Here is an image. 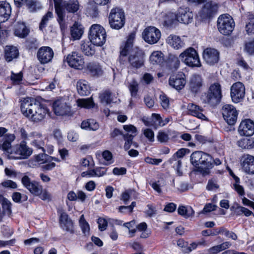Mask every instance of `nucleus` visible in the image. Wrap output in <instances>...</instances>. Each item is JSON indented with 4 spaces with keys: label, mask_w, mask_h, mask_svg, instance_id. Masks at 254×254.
<instances>
[{
    "label": "nucleus",
    "mask_w": 254,
    "mask_h": 254,
    "mask_svg": "<svg viewBox=\"0 0 254 254\" xmlns=\"http://www.w3.org/2000/svg\"><path fill=\"white\" fill-rule=\"evenodd\" d=\"M218 5L214 2L209 1L206 3L198 15L202 19H207L212 17L217 11Z\"/></svg>",
    "instance_id": "obj_17"
},
{
    "label": "nucleus",
    "mask_w": 254,
    "mask_h": 254,
    "mask_svg": "<svg viewBox=\"0 0 254 254\" xmlns=\"http://www.w3.org/2000/svg\"><path fill=\"white\" fill-rule=\"evenodd\" d=\"M54 52L49 47L44 46L41 47L38 51L37 57L38 60L42 64H45L50 62L54 57Z\"/></svg>",
    "instance_id": "obj_18"
},
{
    "label": "nucleus",
    "mask_w": 254,
    "mask_h": 254,
    "mask_svg": "<svg viewBox=\"0 0 254 254\" xmlns=\"http://www.w3.org/2000/svg\"><path fill=\"white\" fill-rule=\"evenodd\" d=\"M251 140L248 139H242L237 142L238 145L242 148H249V144Z\"/></svg>",
    "instance_id": "obj_64"
},
{
    "label": "nucleus",
    "mask_w": 254,
    "mask_h": 254,
    "mask_svg": "<svg viewBox=\"0 0 254 254\" xmlns=\"http://www.w3.org/2000/svg\"><path fill=\"white\" fill-rule=\"evenodd\" d=\"M55 2V8L56 12L58 15V21L60 25L61 29L63 30L65 28V24L64 22V18L65 17V11H64L62 7L58 4L60 0H53Z\"/></svg>",
    "instance_id": "obj_30"
},
{
    "label": "nucleus",
    "mask_w": 254,
    "mask_h": 254,
    "mask_svg": "<svg viewBox=\"0 0 254 254\" xmlns=\"http://www.w3.org/2000/svg\"><path fill=\"white\" fill-rule=\"evenodd\" d=\"M79 223L83 233L85 235H89L90 231L89 225L88 222L85 220L83 215H82L80 216Z\"/></svg>",
    "instance_id": "obj_49"
},
{
    "label": "nucleus",
    "mask_w": 254,
    "mask_h": 254,
    "mask_svg": "<svg viewBox=\"0 0 254 254\" xmlns=\"http://www.w3.org/2000/svg\"><path fill=\"white\" fill-rule=\"evenodd\" d=\"M66 61L68 65L73 68L82 69L84 66V60L83 57L76 52H72L66 57Z\"/></svg>",
    "instance_id": "obj_14"
},
{
    "label": "nucleus",
    "mask_w": 254,
    "mask_h": 254,
    "mask_svg": "<svg viewBox=\"0 0 254 254\" xmlns=\"http://www.w3.org/2000/svg\"><path fill=\"white\" fill-rule=\"evenodd\" d=\"M76 88L78 94L81 96H87L90 93V87L86 80H79L77 82Z\"/></svg>",
    "instance_id": "obj_32"
},
{
    "label": "nucleus",
    "mask_w": 254,
    "mask_h": 254,
    "mask_svg": "<svg viewBox=\"0 0 254 254\" xmlns=\"http://www.w3.org/2000/svg\"><path fill=\"white\" fill-rule=\"evenodd\" d=\"M231 246V244L229 242H225L223 243L213 246L210 248L208 250L209 254H217L229 248Z\"/></svg>",
    "instance_id": "obj_37"
},
{
    "label": "nucleus",
    "mask_w": 254,
    "mask_h": 254,
    "mask_svg": "<svg viewBox=\"0 0 254 254\" xmlns=\"http://www.w3.org/2000/svg\"><path fill=\"white\" fill-rule=\"evenodd\" d=\"M161 35L160 30L154 26L146 28L142 32L143 39L150 44L156 43L159 40Z\"/></svg>",
    "instance_id": "obj_11"
},
{
    "label": "nucleus",
    "mask_w": 254,
    "mask_h": 254,
    "mask_svg": "<svg viewBox=\"0 0 254 254\" xmlns=\"http://www.w3.org/2000/svg\"><path fill=\"white\" fill-rule=\"evenodd\" d=\"M130 65L135 68H139L143 65L144 58L143 52L139 49L134 50L128 58Z\"/></svg>",
    "instance_id": "obj_22"
},
{
    "label": "nucleus",
    "mask_w": 254,
    "mask_h": 254,
    "mask_svg": "<svg viewBox=\"0 0 254 254\" xmlns=\"http://www.w3.org/2000/svg\"><path fill=\"white\" fill-rule=\"evenodd\" d=\"M15 138L14 134H6L3 138L4 140L0 142V149L6 152L10 159L28 158L32 154V149L26 145L25 141L11 148V142Z\"/></svg>",
    "instance_id": "obj_1"
},
{
    "label": "nucleus",
    "mask_w": 254,
    "mask_h": 254,
    "mask_svg": "<svg viewBox=\"0 0 254 254\" xmlns=\"http://www.w3.org/2000/svg\"><path fill=\"white\" fill-rule=\"evenodd\" d=\"M241 164L245 172L249 174H254V156L244 154L241 159Z\"/></svg>",
    "instance_id": "obj_23"
},
{
    "label": "nucleus",
    "mask_w": 254,
    "mask_h": 254,
    "mask_svg": "<svg viewBox=\"0 0 254 254\" xmlns=\"http://www.w3.org/2000/svg\"><path fill=\"white\" fill-rule=\"evenodd\" d=\"M135 191L131 190H128L124 192L122 194L121 199L123 200L125 204L127 203V201L130 198V197Z\"/></svg>",
    "instance_id": "obj_60"
},
{
    "label": "nucleus",
    "mask_w": 254,
    "mask_h": 254,
    "mask_svg": "<svg viewBox=\"0 0 254 254\" xmlns=\"http://www.w3.org/2000/svg\"><path fill=\"white\" fill-rule=\"evenodd\" d=\"M11 79L15 84H19L22 79V72H20L17 74L12 73Z\"/></svg>",
    "instance_id": "obj_63"
},
{
    "label": "nucleus",
    "mask_w": 254,
    "mask_h": 254,
    "mask_svg": "<svg viewBox=\"0 0 254 254\" xmlns=\"http://www.w3.org/2000/svg\"><path fill=\"white\" fill-rule=\"evenodd\" d=\"M203 58L207 64L214 65L219 60V52L215 49L207 48L203 51Z\"/></svg>",
    "instance_id": "obj_19"
},
{
    "label": "nucleus",
    "mask_w": 254,
    "mask_h": 254,
    "mask_svg": "<svg viewBox=\"0 0 254 254\" xmlns=\"http://www.w3.org/2000/svg\"><path fill=\"white\" fill-rule=\"evenodd\" d=\"M219 188L218 180L215 178H212L208 180L206 186V189L209 191H216Z\"/></svg>",
    "instance_id": "obj_50"
},
{
    "label": "nucleus",
    "mask_w": 254,
    "mask_h": 254,
    "mask_svg": "<svg viewBox=\"0 0 254 254\" xmlns=\"http://www.w3.org/2000/svg\"><path fill=\"white\" fill-rule=\"evenodd\" d=\"M15 4L18 7L21 6L23 4H26L30 11L35 10V7L37 5L36 2L32 0H14Z\"/></svg>",
    "instance_id": "obj_43"
},
{
    "label": "nucleus",
    "mask_w": 254,
    "mask_h": 254,
    "mask_svg": "<svg viewBox=\"0 0 254 254\" xmlns=\"http://www.w3.org/2000/svg\"><path fill=\"white\" fill-rule=\"evenodd\" d=\"M152 117L153 125L155 127L164 126V124H162L163 120L159 114H152Z\"/></svg>",
    "instance_id": "obj_52"
},
{
    "label": "nucleus",
    "mask_w": 254,
    "mask_h": 254,
    "mask_svg": "<svg viewBox=\"0 0 254 254\" xmlns=\"http://www.w3.org/2000/svg\"><path fill=\"white\" fill-rule=\"evenodd\" d=\"M20 133L22 139L28 140L32 146L37 149L41 150L43 153H45L46 151L49 153L53 152V146L45 145L46 138L42 133L37 131H33L28 134L23 128L20 129Z\"/></svg>",
    "instance_id": "obj_3"
},
{
    "label": "nucleus",
    "mask_w": 254,
    "mask_h": 254,
    "mask_svg": "<svg viewBox=\"0 0 254 254\" xmlns=\"http://www.w3.org/2000/svg\"><path fill=\"white\" fill-rule=\"evenodd\" d=\"M93 45L91 42H84L81 45V50L87 56H92L95 53Z\"/></svg>",
    "instance_id": "obj_44"
},
{
    "label": "nucleus",
    "mask_w": 254,
    "mask_h": 254,
    "mask_svg": "<svg viewBox=\"0 0 254 254\" xmlns=\"http://www.w3.org/2000/svg\"><path fill=\"white\" fill-rule=\"evenodd\" d=\"M238 132L241 136H251L254 133V123L250 119L241 122L238 128Z\"/></svg>",
    "instance_id": "obj_20"
},
{
    "label": "nucleus",
    "mask_w": 254,
    "mask_h": 254,
    "mask_svg": "<svg viewBox=\"0 0 254 254\" xmlns=\"http://www.w3.org/2000/svg\"><path fill=\"white\" fill-rule=\"evenodd\" d=\"M21 182L23 186L33 194L38 196L41 193L43 187L39 183L33 181L27 176L22 177Z\"/></svg>",
    "instance_id": "obj_15"
},
{
    "label": "nucleus",
    "mask_w": 254,
    "mask_h": 254,
    "mask_svg": "<svg viewBox=\"0 0 254 254\" xmlns=\"http://www.w3.org/2000/svg\"><path fill=\"white\" fill-rule=\"evenodd\" d=\"M245 28L248 34H254V15L252 14L248 16Z\"/></svg>",
    "instance_id": "obj_46"
},
{
    "label": "nucleus",
    "mask_w": 254,
    "mask_h": 254,
    "mask_svg": "<svg viewBox=\"0 0 254 254\" xmlns=\"http://www.w3.org/2000/svg\"><path fill=\"white\" fill-rule=\"evenodd\" d=\"M168 66L173 70H177L180 66L179 58L174 55H170L167 61Z\"/></svg>",
    "instance_id": "obj_42"
},
{
    "label": "nucleus",
    "mask_w": 254,
    "mask_h": 254,
    "mask_svg": "<svg viewBox=\"0 0 254 254\" xmlns=\"http://www.w3.org/2000/svg\"><path fill=\"white\" fill-rule=\"evenodd\" d=\"M53 17V13L51 11H48L42 18L41 22L40 24L39 28L42 30L43 27H45L47 22Z\"/></svg>",
    "instance_id": "obj_54"
},
{
    "label": "nucleus",
    "mask_w": 254,
    "mask_h": 254,
    "mask_svg": "<svg viewBox=\"0 0 254 254\" xmlns=\"http://www.w3.org/2000/svg\"><path fill=\"white\" fill-rule=\"evenodd\" d=\"M11 204L8 199H7L5 198L2 199V208L3 209L5 212H7L8 213H10L11 212Z\"/></svg>",
    "instance_id": "obj_62"
},
{
    "label": "nucleus",
    "mask_w": 254,
    "mask_h": 254,
    "mask_svg": "<svg viewBox=\"0 0 254 254\" xmlns=\"http://www.w3.org/2000/svg\"><path fill=\"white\" fill-rule=\"evenodd\" d=\"M100 98L101 102L106 104L116 103L117 102V97L113 95L109 90H106L101 93L100 95Z\"/></svg>",
    "instance_id": "obj_35"
},
{
    "label": "nucleus",
    "mask_w": 254,
    "mask_h": 254,
    "mask_svg": "<svg viewBox=\"0 0 254 254\" xmlns=\"http://www.w3.org/2000/svg\"><path fill=\"white\" fill-rule=\"evenodd\" d=\"M178 213L185 218H188L193 216L194 211L190 206L180 205L178 209Z\"/></svg>",
    "instance_id": "obj_38"
},
{
    "label": "nucleus",
    "mask_w": 254,
    "mask_h": 254,
    "mask_svg": "<svg viewBox=\"0 0 254 254\" xmlns=\"http://www.w3.org/2000/svg\"><path fill=\"white\" fill-rule=\"evenodd\" d=\"M150 61L153 64H161L164 61L163 54L160 51H154L150 56Z\"/></svg>",
    "instance_id": "obj_40"
},
{
    "label": "nucleus",
    "mask_w": 254,
    "mask_h": 254,
    "mask_svg": "<svg viewBox=\"0 0 254 254\" xmlns=\"http://www.w3.org/2000/svg\"><path fill=\"white\" fill-rule=\"evenodd\" d=\"M106 32L99 24L92 25L89 30V39L91 43L96 46H103L106 41Z\"/></svg>",
    "instance_id": "obj_5"
},
{
    "label": "nucleus",
    "mask_w": 254,
    "mask_h": 254,
    "mask_svg": "<svg viewBox=\"0 0 254 254\" xmlns=\"http://www.w3.org/2000/svg\"><path fill=\"white\" fill-rule=\"evenodd\" d=\"M1 185L6 188L16 189L17 187L16 183L10 180L3 181L1 183Z\"/></svg>",
    "instance_id": "obj_61"
},
{
    "label": "nucleus",
    "mask_w": 254,
    "mask_h": 254,
    "mask_svg": "<svg viewBox=\"0 0 254 254\" xmlns=\"http://www.w3.org/2000/svg\"><path fill=\"white\" fill-rule=\"evenodd\" d=\"M53 110L57 116H65L71 112V105L65 98H61L56 100L53 104Z\"/></svg>",
    "instance_id": "obj_10"
},
{
    "label": "nucleus",
    "mask_w": 254,
    "mask_h": 254,
    "mask_svg": "<svg viewBox=\"0 0 254 254\" xmlns=\"http://www.w3.org/2000/svg\"><path fill=\"white\" fill-rule=\"evenodd\" d=\"M231 174L235 181V183L233 184L234 189L239 195L241 196L244 195L245 194L244 189L242 186L239 185V178L235 176L232 172H231Z\"/></svg>",
    "instance_id": "obj_48"
},
{
    "label": "nucleus",
    "mask_w": 254,
    "mask_h": 254,
    "mask_svg": "<svg viewBox=\"0 0 254 254\" xmlns=\"http://www.w3.org/2000/svg\"><path fill=\"white\" fill-rule=\"evenodd\" d=\"M76 102L77 106L81 108H91L94 106V103L91 97L86 99H79L77 100Z\"/></svg>",
    "instance_id": "obj_45"
},
{
    "label": "nucleus",
    "mask_w": 254,
    "mask_h": 254,
    "mask_svg": "<svg viewBox=\"0 0 254 254\" xmlns=\"http://www.w3.org/2000/svg\"><path fill=\"white\" fill-rule=\"evenodd\" d=\"M222 96L220 84L214 83L209 87L206 95L207 102L212 106H215L220 102Z\"/></svg>",
    "instance_id": "obj_9"
},
{
    "label": "nucleus",
    "mask_w": 254,
    "mask_h": 254,
    "mask_svg": "<svg viewBox=\"0 0 254 254\" xmlns=\"http://www.w3.org/2000/svg\"><path fill=\"white\" fill-rule=\"evenodd\" d=\"M21 110L25 117L36 123L42 121L48 112L45 106L29 97L24 98L21 101Z\"/></svg>",
    "instance_id": "obj_2"
},
{
    "label": "nucleus",
    "mask_w": 254,
    "mask_h": 254,
    "mask_svg": "<svg viewBox=\"0 0 254 254\" xmlns=\"http://www.w3.org/2000/svg\"><path fill=\"white\" fill-rule=\"evenodd\" d=\"M179 57L182 62L190 67H200L201 66L198 55L193 48L186 49L180 55Z\"/></svg>",
    "instance_id": "obj_7"
},
{
    "label": "nucleus",
    "mask_w": 254,
    "mask_h": 254,
    "mask_svg": "<svg viewBox=\"0 0 254 254\" xmlns=\"http://www.w3.org/2000/svg\"><path fill=\"white\" fill-rule=\"evenodd\" d=\"M203 85V80L200 75L194 74L192 75L189 79L188 86L189 89L193 93L198 92Z\"/></svg>",
    "instance_id": "obj_21"
},
{
    "label": "nucleus",
    "mask_w": 254,
    "mask_h": 254,
    "mask_svg": "<svg viewBox=\"0 0 254 254\" xmlns=\"http://www.w3.org/2000/svg\"><path fill=\"white\" fill-rule=\"evenodd\" d=\"M169 83L170 86L177 90L182 89L186 83L185 74L181 73L180 74H178L175 78L170 77Z\"/></svg>",
    "instance_id": "obj_26"
},
{
    "label": "nucleus",
    "mask_w": 254,
    "mask_h": 254,
    "mask_svg": "<svg viewBox=\"0 0 254 254\" xmlns=\"http://www.w3.org/2000/svg\"><path fill=\"white\" fill-rule=\"evenodd\" d=\"M244 51L249 55H254V39L245 42Z\"/></svg>",
    "instance_id": "obj_51"
},
{
    "label": "nucleus",
    "mask_w": 254,
    "mask_h": 254,
    "mask_svg": "<svg viewBox=\"0 0 254 254\" xmlns=\"http://www.w3.org/2000/svg\"><path fill=\"white\" fill-rule=\"evenodd\" d=\"M134 38V34L131 33L130 34H129L127 37V39L125 43V45L123 47L121 48V50L120 51V57L119 58V61L121 63L124 64V57H125L130 52L132 53V51H133L134 50L137 49V48L134 49H132Z\"/></svg>",
    "instance_id": "obj_24"
},
{
    "label": "nucleus",
    "mask_w": 254,
    "mask_h": 254,
    "mask_svg": "<svg viewBox=\"0 0 254 254\" xmlns=\"http://www.w3.org/2000/svg\"><path fill=\"white\" fill-rule=\"evenodd\" d=\"M217 26L221 33L228 35L233 31L235 23L231 16L228 14H223L218 19Z\"/></svg>",
    "instance_id": "obj_8"
},
{
    "label": "nucleus",
    "mask_w": 254,
    "mask_h": 254,
    "mask_svg": "<svg viewBox=\"0 0 254 254\" xmlns=\"http://www.w3.org/2000/svg\"><path fill=\"white\" fill-rule=\"evenodd\" d=\"M162 20L164 26L171 27L177 21V14L171 12L164 13Z\"/></svg>",
    "instance_id": "obj_34"
},
{
    "label": "nucleus",
    "mask_w": 254,
    "mask_h": 254,
    "mask_svg": "<svg viewBox=\"0 0 254 254\" xmlns=\"http://www.w3.org/2000/svg\"><path fill=\"white\" fill-rule=\"evenodd\" d=\"M177 245L181 248H184L183 252L185 253H188L192 251L190 247H187V244L183 240L180 239L177 241Z\"/></svg>",
    "instance_id": "obj_57"
},
{
    "label": "nucleus",
    "mask_w": 254,
    "mask_h": 254,
    "mask_svg": "<svg viewBox=\"0 0 254 254\" xmlns=\"http://www.w3.org/2000/svg\"><path fill=\"white\" fill-rule=\"evenodd\" d=\"M222 113L225 121L229 125H234L237 120L238 113L235 108L229 104L224 105L222 108Z\"/></svg>",
    "instance_id": "obj_12"
},
{
    "label": "nucleus",
    "mask_w": 254,
    "mask_h": 254,
    "mask_svg": "<svg viewBox=\"0 0 254 254\" xmlns=\"http://www.w3.org/2000/svg\"><path fill=\"white\" fill-rule=\"evenodd\" d=\"M64 11L66 10L69 13H75L79 8V4L77 0H67L63 1L60 0L58 4Z\"/></svg>",
    "instance_id": "obj_25"
},
{
    "label": "nucleus",
    "mask_w": 254,
    "mask_h": 254,
    "mask_svg": "<svg viewBox=\"0 0 254 254\" xmlns=\"http://www.w3.org/2000/svg\"><path fill=\"white\" fill-rule=\"evenodd\" d=\"M160 103L162 107L164 109H167L169 107V98L164 94L160 95Z\"/></svg>",
    "instance_id": "obj_55"
},
{
    "label": "nucleus",
    "mask_w": 254,
    "mask_h": 254,
    "mask_svg": "<svg viewBox=\"0 0 254 254\" xmlns=\"http://www.w3.org/2000/svg\"><path fill=\"white\" fill-rule=\"evenodd\" d=\"M60 223L61 227L66 231H73V223L68 218L67 214L65 212H62L60 217Z\"/></svg>",
    "instance_id": "obj_29"
},
{
    "label": "nucleus",
    "mask_w": 254,
    "mask_h": 254,
    "mask_svg": "<svg viewBox=\"0 0 254 254\" xmlns=\"http://www.w3.org/2000/svg\"><path fill=\"white\" fill-rule=\"evenodd\" d=\"M125 14L122 9L116 7L111 9L109 15V23L112 29H121L125 25Z\"/></svg>",
    "instance_id": "obj_6"
},
{
    "label": "nucleus",
    "mask_w": 254,
    "mask_h": 254,
    "mask_svg": "<svg viewBox=\"0 0 254 254\" xmlns=\"http://www.w3.org/2000/svg\"><path fill=\"white\" fill-rule=\"evenodd\" d=\"M231 97L232 101L239 103L242 101L245 95V87L241 82L234 83L231 87Z\"/></svg>",
    "instance_id": "obj_13"
},
{
    "label": "nucleus",
    "mask_w": 254,
    "mask_h": 254,
    "mask_svg": "<svg viewBox=\"0 0 254 254\" xmlns=\"http://www.w3.org/2000/svg\"><path fill=\"white\" fill-rule=\"evenodd\" d=\"M157 138L159 142L166 143L168 141L169 137L167 133L164 131H160L158 133Z\"/></svg>",
    "instance_id": "obj_56"
},
{
    "label": "nucleus",
    "mask_w": 254,
    "mask_h": 254,
    "mask_svg": "<svg viewBox=\"0 0 254 254\" xmlns=\"http://www.w3.org/2000/svg\"><path fill=\"white\" fill-rule=\"evenodd\" d=\"M11 13V6L5 1H0V23L7 21Z\"/></svg>",
    "instance_id": "obj_27"
},
{
    "label": "nucleus",
    "mask_w": 254,
    "mask_h": 254,
    "mask_svg": "<svg viewBox=\"0 0 254 254\" xmlns=\"http://www.w3.org/2000/svg\"><path fill=\"white\" fill-rule=\"evenodd\" d=\"M167 43L176 49L184 47L185 43L181 38L175 35H170L167 39Z\"/></svg>",
    "instance_id": "obj_31"
},
{
    "label": "nucleus",
    "mask_w": 254,
    "mask_h": 254,
    "mask_svg": "<svg viewBox=\"0 0 254 254\" xmlns=\"http://www.w3.org/2000/svg\"><path fill=\"white\" fill-rule=\"evenodd\" d=\"M19 55L18 49L13 46H6L5 48V58L7 62L11 61Z\"/></svg>",
    "instance_id": "obj_33"
},
{
    "label": "nucleus",
    "mask_w": 254,
    "mask_h": 254,
    "mask_svg": "<svg viewBox=\"0 0 254 254\" xmlns=\"http://www.w3.org/2000/svg\"><path fill=\"white\" fill-rule=\"evenodd\" d=\"M133 136L134 135L132 134H129L128 133L124 135V137L126 141L124 147L126 150L129 149L130 148V145L132 143Z\"/></svg>",
    "instance_id": "obj_53"
},
{
    "label": "nucleus",
    "mask_w": 254,
    "mask_h": 254,
    "mask_svg": "<svg viewBox=\"0 0 254 254\" xmlns=\"http://www.w3.org/2000/svg\"><path fill=\"white\" fill-rule=\"evenodd\" d=\"M144 136L149 141L153 142L154 140V134L153 130L150 128H145L142 130Z\"/></svg>",
    "instance_id": "obj_58"
},
{
    "label": "nucleus",
    "mask_w": 254,
    "mask_h": 254,
    "mask_svg": "<svg viewBox=\"0 0 254 254\" xmlns=\"http://www.w3.org/2000/svg\"><path fill=\"white\" fill-rule=\"evenodd\" d=\"M82 25L78 22H75L71 28V35L74 40L79 39L83 33Z\"/></svg>",
    "instance_id": "obj_36"
},
{
    "label": "nucleus",
    "mask_w": 254,
    "mask_h": 254,
    "mask_svg": "<svg viewBox=\"0 0 254 254\" xmlns=\"http://www.w3.org/2000/svg\"><path fill=\"white\" fill-rule=\"evenodd\" d=\"M190 162L203 175L208 174L209 170L213 166L212 157L208 154L200 151L193 152L191 154Z\"/></svg>",
    "instance_id": "obj_4"
},
{
    "label": "nucleus",
    "mask_w": 254,
    "mask_h": 254,
    "mask_svg": "<svg viewBox=\"0 0 254 254\" xmlns=\"http://www.w3.org/2000/svg\"><path fill=\"white\" fill-rule=\"evenodd\" d=\"M188 114L198 119L206 120V117L203 114V110L198 106L193 103H190L187 106Z\"/></svg>",
    "instance_id": "obj_28"
},
{
    "label": "nucleus",
    "mask_w": 254,
    "mask_h": 254,
    "mask_svg": "<svg viewBox=\"0 0 254 254\" xmlns=\"http://www.w3.org/2000/svg\"><path fill=\"white\" fill-rule=\"evenodd\" d=\"M138 84L136 81H132L129 86V89L132 96H135L138 91Z\"/></svg>",
    "instance_id": "obj_59"
},
{
    "label": "nucleus",
    "mask_w": 254,
    "mask_h": 254,
    "mask_svg": "<svg viewBox=\"0 0 254 254\" xmlns=\"http://www.w3.org/2000/svg\"><path fill=\"white\" fill-rule=\"evenodd\" d=\"M176 14L177 21L180 23L188 24L193 20V14L189 7H179Z\"/></svg>",
    "instance_id": "obj_16"
},
{
    "label": "nucleus",
    "mask_w": 254,
    "mask_h": 254,
    "mask_svg": "<svg viewBox=\"0 0 254 254\" xmlns=\"http://www.w3.org/2000/svg\"><path fill=\"white\" fill-rule=\"evenodd\" d=\"M29 33V30L23 23H18L15 27L14 34L16 36L24 38Z\"/></svg>",
    "instance_id": "obj_41"
},
{
    "label": "nucleus",
    "mask_w": 254,
    "mask_h": 254,
    "mask_svg": "<svg viewBox=\"0 0 254 254\" xmlns=\"http://www.w3.org/2000/svg\"><path fill=\"white\" fill-rule=\"evenodd\" d=\"M89 73L92 76H99L103 73V70L100 65L96 63H89L87 66Z\"/></svg>",
    "instance_id": "obj_39"
},
{
    "label": "nucleus",
    "mask_w": 254,
    "mask_h": 254,
    "mask_svg": "<svg viewBox=\"0 0 254 254\" xmlns=\"http://www.w3.org/2000/svg\"><path fill=\"white\" fill-rule=\"evenodd\" d=\"M217 234H222L228 238H230L233 240H236L238 238L237 235L233 232L230 231L224 227H220L218 229Z\"/></svg>",
    "instance_id": "obj_47"
}]
</instances>
